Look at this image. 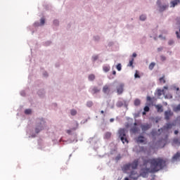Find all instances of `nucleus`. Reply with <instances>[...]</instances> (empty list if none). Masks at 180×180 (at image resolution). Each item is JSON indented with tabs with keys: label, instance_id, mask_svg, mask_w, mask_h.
Returning a JSON list of instances; mask_svg holds the SVG:
<instances>
[{
	"label": "nucleus",
	"instance_id": "1",
	"mask_svg": "<svg viewBox=\"0 0 180 180\" xmlns=\"http://www.w3.org/2000/svg\"><path fill=\"white\" fill-rule=\"evenodd\" d=\"M167 167V161L161 158L150 159V172H158Z\"/></svg>",
	"mask_w": 180,
	"mask_h": 180
},
{
	"label": "nucleus",
	"instance_id": "2",
	"mask_svg": "<svg viewBox=\"0 0 180 180\" xmlns=\"http://www.w3.org/2000/svg\"><path fill=\"white\" fill-rule=\"evenodd\" d=\"M44 127H46V120L44 118H37L35 124V133L39 134L41 130H44Z\"/></svg>",
	"mask_w": 180,
	"mask_h": 180
},
{
	"label": "nucleus",
	"instance_id": "3",
	"mask_svg": "<svg viewBox=\"0 0 180 180\" xmlns=\"http://www.w3.org/2000/svg\"><path fill=\"white\" fill-rule=\"evenodd\" d=\"M75 123H76V127H73L71 129H68L66 131V133L68 134H70V136H73V137H74V139H68L66 141L67 144H71V143H74V141H75V143L78 142V139H77V133H75V132L72 133V131H75V130H77V129H78V126H79L78 122L75 121Z\"/></svg>",
	"mask_w": 180,
	"mask_h": 180
},
{
	"label": "nucleus",
	"instance_id": "4",
	"mask_svg": "<svg viewBox=\"0 0 180 180\" xmlns=\"http://www.w3.org/2000/svg\"><path fill=\"white\" fill-rule=\"evenodd\" d=\"M156 5L160 13H162V12H165V11H167V9L169 8V3H168L167 0H158L156 2Z\"/></svg>",
	"mask_w": 180,
	"mask_h": 180
},
{
	"label": "nucleus",
	"instance_id": "5",
	"mask_svg": "<svg viewBox=\"0 0 180 180\" xmlns=\"http://www.w3.org/2000/svg\"><path fill=\"white\" fill-rule=\"evenodd\" d=\"M119 139H120L122 143L124 144L125 143H129V139H127V135L126 134V129L120 128L118 130Z\"/></svg>",
	"mask_w": 180,
	"mask_h": 180
},
{
	"label": "nucleus",
	"instance_id": "6",
	"mask_svg": "<svg viewBox=\"0 0 180 180\" xmlns=\"http://www.w3.org/2000/svg\"><path fill=\"white\" fill-rule=\"evenodd\" d=\"M168 143V136H166L165 138H161L156 141V146L158 148H164L167 143Z\"/></svg>",
	"mask_w": 180,
	"mask_h": 180
},
{
	"label": "nucleus",
	"instance_id": "7",
	"mask_svg": "<svg viewBox=\"0 0 180 180\" xmlns=\"http://www.w3.org/2000/svg\"><path fill=\"white\" fill-rule=\"evenodd\" d=\"M150 172V168L143 167L141 168L139 173V176H142V178H148V173Z\"/></svg>",
	"mask_w": 180,
	"mask_h": 180
},
{
	"label": "nucleus",
	"instance_id": "8",
	"mask_svg": "<svg viewBox=\"0 0 180 180\" xmlns=\"http://www.w3.org/2000/svg\"><path fill=\"white\" fill-rule=\"evenodd\" d=\"M117 95H122L124 92V83H120L117 86Z\"/></svg>",
	"mask_w": 180,
	"mask_h": 180
},
{
	"label": "nucleus",
	"instance_id": "9",
	"mask_svg": "<svg viewBox=\"0 0 180 180\" xmlns=\"http://www.w3.org/2000/svg\"><path fill=\"white\" fill-rule=\"evenodd\" d=\"M87 143L95 147L98 143V137H96V135H94V137L89 138Z\"/></svg>",
	"mask_w": 180,
	"mask_h": 180
},
{
	"label": "nucleus",
	"instance_id": "10",
	"mask_svg": "<svg viewBox=\"0 0 180 180\" xmlns=\"http://www.w3.org/2000/svg\"><path fill=\"white\" fill-rule=\"evenodd\" d=\"M172 126H174V123H166V125L163 126L160 130L161 131H167V130H169V129H172Z\"/></svg>",
	"mask_w": 180,
	"mask_h": 180
},
{
	"label": "nucleus",
	"instance_id": "11",
	"mask_svg": "<svg viewBox=\"0 0 180 180\" xmlns=\"http://www.w3.org/2000/svg\"><path fill=\"white\" fill-rule=\"evenodd\" d=\"M37 94L39 98H44L46 96V90L44 89H40L37 91Z\"/></svg>",
	"mask_w": 180,
	"mask_h": 180
},
{
	"label": "nucleus",
	"instance_id": "12",
	"mask_svg": "<svg viewBox=\"0 0 180 180\" xmlns=\"http://www.w3.org/2000/svg\"><path fill=\"white\" fill-rule=\"evenodd\" d=\"M89 92H91L92 95H95L98 94V92H101V89H99L98 86H94L89 89Z\"/></svg>",
	"mask_w": 180,
	"mask_h": 180
},
{
	"label": "nucleus",
	"instance_id": "13",
	"mask_svg": "<svg viewBox=\"0 0 180 180\" xmlns=\"http://www.w3.org/2000/svg\"><path fill=\"white\" fill-rule=\"evenodd\" d=\"M139 174H137V172H134V171H131L130 172V174H129V178L131 179H134V180H137L139 179Z\"/></svg>",
	"mask_w": 180,
	"mask_h": 180
},
{
	"label": "nucleus",
	"instance_id": "14",
	"mask_svg": "<svg viewBox=\"0 0 180 180\" xmlns=\"http://www.w3.org/2000/svg\"><path fill=\"white\" fill-rule=\"evenodd\" d=\"M131 165V168L133 169H137V167H139V160H134Z\"/></svg>",
	"mask_w": 180,
	"mask_h": 180
},
{
	"label": "nucleus",
	"instance_id": "15",
	"mask_svg": "<svg viewBox=\"0 0 180 180\" xmlns=\"http://www.w3.org/2000/svg\"><path fill=\"white\" fill-rule=\"evenodd\" d=\"M103 71L105 73L109 72L110 71V65L109 64L103 65Z\"/></svg>",
	"mask_w": 180,
	"mask_h": 180
},
{
	"label": "nucleus",
	"instance_id": "16",
	"mask_svg": "<svg viewBox=\"0 0 180 180\" xmlns=\"http://www.w3.org/2000/svg\"><path fill=\"white\" fill-rule=\"evenodd\" d=\"M172 115H174V113L172 112H171V110L165 111V117L166 120H169V117H171V116H172Z\"/></svg>",
	"mask_w": 180,
	"mask_h": 180
},
{
	"label": "nucleus",
	"instance_id": "17",
	"mask_svg": "<svg viewBox=\"0 0 180 180\" xmlns=\"http://www.w3.org/2000/svg\"><path fill=\"white\" fill-rule=\"evenodd\" d=\"M136 141L137 143H141V144H142L143 143H144V141H146V138L144 137V136L140 135L138 136Z\"/></svg>",
	"mask_w": 180,
	"mask_h": 180
},
{
	"label": "nucleus",
	"instance_id": "18",
	"mask_svg": "<svg viewBox=\"0 0 180 180\" xmlns=\"http://www.w3.org/2000/svg\"><path fill=\"white\" fill-rule=\"evenodd\" d=\"M142 131H147L149 129H150L151 126L150 124H141V125Z\"/></svg>",
	"mask_w": 180,
	"mask_h": 180
},
{
	"label": "nucleus",
	"instance_id": "19",
	"mask_svg": "<svg viewBox=\"0 0 180 180\" xmlns=\"http://www.w3.org/2000/svg\"><path fill=\"white\" fill-rule=\"evenodd\" d=\"M180 3V0H173L170 1V8H175L178 4Z\"/></svg>",
	"mask_w": 180,
	"mask_h": 180
},
{
	"label": "nucleus",
	"instance_id": "20",
	"mask_svg": "<svg viewBox=\"0 0 180 180\" xmlns=\"http://www.w3.org/2000/svg\"><path fill=\"white\" fill-rule=\"evenodd\" d=\"M131 168V165L130 163L126 164L122 167V171L126 172V171H129Z\"/></svg>",
	"mask_w": 180,
	"mask_h": 180
},
{
	"label": "nucleus",
	"instance_id": "21",
	"mask_svg": "<svg viewBox=\"0 0 180 180\" xmlns=\"http://www.w3.org/2000/svg\"><path fill=\"white\" fill-rule=\"evenodd\" d=\"M178 160H180V153L179 152H177L172 157V161H178Z\"/></svg>",
	"mask_w": 180,
	"mask_h": 180
},
{
	"label": "nucleus",
	"instance_id": "22",
	"mask_svg": "<svg viewBox=\"0 0 180 180\" xmlns=\"http://www.w3.org/2000/svg\"><path fill=\"white\" fill-rule=\"evenodd\" d=\"M176 25L179 27V31H176V36L178 39H180V21H177Z\"/></svg>",
	"mask_w": 180,
	"mask_h": 180
},
{
	"label": "nucleus",
	"instance_id": "23",
	"mask_svg": "<svg viewBox=\"0 0 180 180\" xmlns=\"http://www.w3.org/2000/svg\"><path fill=\"white\" fill-rule=\"evenodd\" d=\"M110 137H112V132L107 131L105 133L103 139L105 140H109Z\"/></svg>",
	"mask_w": 180,
	"mask_h": 180
},
{
	"label": "nucleus",
	"instance_id": "24",
	"mask_svg": "<svg viewBox=\"0 0 180 180\" xmlns=\"http://www.w3.org/2000/svg\"><path fill=\"white\" fill-rule=\"evenodd\" d=\"M103 94H109L110 92V89H109V86L108 85H105L103 87Z\"/></svg>",
	"mask_w": 180,
	"mask_h": 180
},
{
	"label": "nucleus",
	"instance_id": "25",
	"mask_svg": "<svg viewBox=\"0 0 180 180\" xmlns=\"http://www.w3.org/2000/svg\"><path fill=\"white\" fill-rule=\"evenodd\" d=\"M131 131L136 134V133H139V131H140V128H139L138 127H134L131 128Z\"/></svg>",
	"mask_w": 180,
	"mask_h": 180
},
{
	"label": "nucleus",
	"instance_id": "26",
	"mask_svg": "<svg viewBox=\"0 0 180 180\" xmlns=\"http://www.w3.org/2000/svg\"><path fill=\"white\" fill-rule=\"evenodd\" d=\"M139 20H141V22H146L147 20V15L142 14L139 16Z\"/></svg>",
	"mask_w": 180,
	"mask_h": 180
},
{
	"label": "nucleus",
	"instance_id": "27",
	"mask_svg": "<svg viewBox=\"0 0 180 180\" xmlns=\"http://www.w3.org/2000/svg\"><path fill=\"white\" fill-rule=\"evenodd\" d=\"M134 105L135 106H140V105H141V101H140V99L139 98L135 99L134 102Z\"/></svg>",
	"mask_w": 180,
	"mask_h": 180
},
{
	"label": "nucleus",
	"instance_id": "28",
	"mask_svg": "<svg viewBox=\"0 0 180 180\" xmlns=\"http://www.w3.org/2000/svg\"><path fill=\"white\" fill-rule=\"evenodd\" d=\"M155 108H156L158 112H164V110L162 109V105H156Z\"/></svg>",
	"mask_w": 180,
	"mask_h": 180
},
{
	"label": "nucleus",
	"instance_id": "29",
	"mask_svg": "<svg viewBox=\"0 0 180 180\" xmlns=\"http://www.w3.org/2000/svg\"><path fill=\"white\" fill-rule=\"evenodd\" d=\"M124 105V102L121 101H118L116 103L117 108H122Z\"/></svg>",
	"mask_w": 180,
	"mask_h": 180
},
{
	"label": "nucleus",
	"instance_id": "30",
	"mask_svg": "<svg viewBox=\"0 0 180 180\" xmlns=\"http://www.w3.org/2000/svg\"><path fill=\"white\" fill-rule=\"evenodd\" d=\"M165 95V91H164V89L161 90V89H158V96H161V95Z\"/></svg>",
	"mask_w": 180,
	"mask_h": 180
},
{
	"label": "nucleus",
	"instance_id": "31",
	"mask_svg": "<svg viewBox=\"0 0 180 180\" xmlns=\"http://www.w3.org/2000/svg\"><path fill=\"white\" fill-rule=\"evenodd\" d=\"M154 67H155V63L152 62L148 67V69L150 70V71H153L154 70Z\"/></svg>",
	"mask_w": 180,
	"mask_h": 180
},
{
	"label": "nucleus",
	"instance_id": "32",
	"mask_svg": "<svg viewBox=\"0 0 180 180\" xmlns=\"http://www.w3.org/2000/svg\"><path fill=\"white\" fill-rule=\"evenodd\" d=\"M89 81H94L95 80V75L91 74L88 77Z\"/></svg>",
	"mask_w": 180,
	"mask_h": 180
},
{
	"label": "nucleus",
	"instance_id": "33",
	"mask_svg": "<svg viewBox=\"0 0 180 180\" xmlns=\"http://www.w3.org/2000/svg\"><path fill=\"white\" fill-rule=\"evenodd\" d=\"M86 106L87 108H92L94 106V102L89 101L86 102Z\"/></svg>",
	"mask_w": 180,
	"mask_h": 180
},
{
	"label": "nucleus",
	"instance_id": "34",
	"mask_svg": "<svg viewBox=\"0 0 180 180\" xmlns=\"http://www.w3.org/2000/svg\"><path fill=\"white\" fill-rule=\"evenodd\" d=\"M46 23V19L44 18H41L40 19V26H44V24Z\"/></svg>",
	"mask_w": 180,
	"mask_h": 180
},
{
	"label": "nucleus",
	"instance_id": "35",
	"mask_svg": "<svg viewBox=\"0 0 180 180\" xmlns=\"http://www.w3.org/2000/svg\"><path fill=\"white\" fill-rule=\"evenodd\" d=\"M174 112H180V103L173 108Z\"/></svg>",
	"mask_w": 180,
	"mask_h": 180
},
{
	"label": "nucleus",
	"instance_id": "36",
	"mask_svg": "<svg viewBox=\"0 0 180 180\" xmlns=\"http://www.w3.org/2000/svg\"><path fill=\"white\" fill-rule=\"evenodd\" d=\"M25 115H32V109H26L24 111Z\"/></svg>",
	"mask_w": 180,
	"mask_h": 180
},
{
	"label": "nucleus",
	"instance_id": "37",
	"mask_svg": "<svg viewBox=\"0 0 180 180\" xmlns=\"http://www.w3.org/2000/svg\"><path fill=\"white\" fill-rule=\"evenodd\" d=\"M51 41H46L45 42H43V45L45 46L46 47H49V46H51Z\"/></svg>",
	"mask_w": 180,
	"mask_h": 180
},
{
	"label": "nucleus",
	"instance_id": "38",
	"mask_svg": "<svg viewBox=\"0 0 180 180\" xmlns=\"http://www.w3.org/2000/svg\"><path fill=\"white\" fill-rule=\"evenodd\" d=\"M120 160H122V155L119 153L116 157H115V161L116 162H119Z\"/></svg>",
	"mask_w": 180,
	"mask_h": 180
},
{
	"label": "nucleus",
	"instance_id": "39",
	"mask_svg": "<svg viewBox=\"0 0 180 180\" xmlns=\"http://www.w3.org/2000/svg\"><path fill=\"white\" fill-rule=\"evenodd\" d=\"M43 85V82L42 81H37L35 82V86H41Z\"/></svg>",
	"mask_w": 180,
	"mask_h": 180
},
{
	"label": "nucleus",
	"instance_id": "40",
	"mask_svg": "<svg viewBox=\"0 0 180 180\" xmlns=\"http://www.w3.org/2000/svg\"><path fill=\"white\" fill-rule=\"evenodd\" d=\"M77 110H75V109H72V110H70V115H71L72 116H75V115H77Z\"/></svg>",
	"mask_w": 180,
	"mask_h": 180
},
{
	"label": "nucleus",
	"instance_id": "41",
	"mask_svg": "<svg viewBox=\"0 0 180 180\" xmlns=\"http://www.w3.org/2000/svg\"><path fill=\"white\" fill-rule=\"evenodd\" d=\"M53 24L55 25V26H59V25H60V21L58 20H57V19H56V20H54L53 21Z\"/></svg>",
	"mask_w": 180,
	"mask_h": 180
},
{
	"label": "nucleus",
	"instance_id": "42",
	"mask_svg": "<svg viewBox=\"0 0 180 180\" xmlns=\"http://www.w3.org/2000/svg\"><path fill=\"white\" fill-rule=\"evenodd\" d=\"M150 162V164H151V160L148 159V160H143V165H145L146 167H147V164Z\"/></svg>",
	"mask_w": 180,
	"mask_h": 180
},
{
	"label": "nucleus",
	"instance_id": "43",
	"mask_svg": "<svg viewBox=\"0 0 180 180\" xmlns=\"http://www.w3.org/2000/svg\"><path fill=\"white\" fill-rule=\"evenodd\" d=\"M116 69L117 70V71H122V63H118L116 65Z\"/></svg>",
	"mask_w": 180,
	"mask_h": 180
},
{
	"label": "nucleus",
	"instance_id": "44",
	"mask_svg": "<svg viewBox=\"0 0 180 180\" xmlns=\"http://www.w3.org/2000/svg\"><path fill=\"white\" fill-rule=\"evenodd\" d=\"M107 78H108V79H115V76L110 73L107 75Z\"/></svg>",
	"mask_w": 180,
	"mask_h": 180
},
{
	"label": "nucleus",
	"instance_id": "45",
	"mask_svg": "<svg viewBox=\"0 0 180 180\" xmlns=\"http://www.w3.org/2000/svg\"><path fill=\"white\" fill-rule=\"evenodd\" d=\"M99 58L98 56H92V61L93 63H95V61H96V60H98Z\"/></svg>",
	"mask_w": 180,
	"mask_h": 180
},
{
	"label": "nucleus",
	"instance_id": "46",
	"mask_svg": "<svg viewBox=\"0 0 180 180\" xmlns=\"http://www.w3.org/2000/svg\"><path fill=\"white\" fill-rule=\"evenodd\" d=\"M134 58H131V60H129V64H128V67H133V63H134Z\"/></svg>",
	"mask_w": 180,
	"mask_h": 180
},
{
	"label": "nucleus",
	"instance_id": "47",
	"mask_svg": "<svg viewBox=\"0 0 180 180\" xmlns=\"http://www.w3.org/2000/svg\"><path fill=\"white\" fill-rule=\"evenodd\" d=\"M42 75L44 78H48L49 77V73L47 72V71L43 72Z\"/></svg>",
	"mask_w": 180,
	"mask_h": 180
},
{
	"label": "nucleus",
	"instance_id": "48",
	"mask_svg": "<svg viewBox=\"0 0 180 180\" xmlns=\"http://www.w3.org/2000/svg\"><path fill=\"white\" fill-rule=\"evenodd\" d=\"M143 110L145 111V112H150V106H148V105H146L144 108H143Z\"/></svg>",
	"mask_w": 180,
	"mask_h": 180
},
{
	"label": "nucleus",
	"instance_id": "49",
	"mask_svg": "<svg viewBox=\"0 0 180 180\" xmlns=\"http://www.w3.org/2000/svg\"><path fill=\"white\" fill-rule=\"evenodd\" d=\"M93 39L94 41H99V40H101V37H99V36H94Z\"/></svg>",
	"mask_w": 180,
	"mask_h": 180
},
{
	"label": "nucleus",
	"instance_id": "50",
	"mask_svg": "<svg viewBox=\"0 0 180 180\" xmlns=\"http://www.w3.org/2000/svg\"><path fill=\"white\" fill-rule=\"evenodd\" d=\"M175 43V41H174V39H170L168 41V45L169 46H172V44H174Z\"/></svg>",
	"mask_w": 180,
	"mask_h": 180
},
{
	"label": "nucleus",
	"instance_id": "51",
	"mask_svg": "<svg viewBox=\"0 0 180 180\" xmlns=\"http://www.w3.org/2000/svg\"><path fill=\"white\" fill-rule=\"evenodd\" d=\"M20 95L21 96H26V91H25V90H22L20 92Z\"/></svg>",
	"mask_w": 180,
	"mask_h": 180
},
{
	"label": "nucleus",
	"instance_id": "52",
	"mask_svg": "<svg viewBox=\"0 0 180 180\" xmlns=\"http://www.w3.org/2000/svg\"><path fill=\"white\" fill-rule=\"evenodd\" d=\"M145 150L144 146H139V153H143Z\"/></svg>",
	"mask_w": 180,
	"mask_h": 180
},
{
	"label": "nucleus",
	"instance_id": "53",
	"mask_svg": "<svg viewBox=\"0 0 180 180\" xmlns=\"http://www.w3.org/2000/svg\"><path fill=\"white\" fill-rule=\"evenodd\" d=\"M160 82H163V84H165L166 81L165 79H164V77H162L159 79Z\"/></svg>",
	"mask_w": 180,
	"mask_h": 180
},
{
	"label": "nucleus",
	"instance_id": "54",
	"mask_svg": "<svg viewBox=\"0 0 180 180\" xmlns=\"http://www.w3.org/2000/svg\"><path fill=\"white\" fill-rule=\"evenodd\" d=\"M34 27H39V26H40V22L36 21L35 22H34Z\"/></svg>",
	"mask_w": 180,
	"mask_h": 180
},
{
	"label": "nucleus",
	"instance_id": "55",
	"mask_svg": "<svg viewBox=\"0 0 180 180\" xmlns=\"http://www.w3.org/2000/svg\"><path fill=\"white\" fill-rule=\"evenodd\" d=\"M89 119H91L90 117L86 119L85 120H82L81 122V124H84V123H86V122H88V120H89Z\"/></svg>",
	"mask_w": 180,
	"mask_h": 180
},
{
	"label": "nucleus",
	"instance_id": "56",
	"mask_svg": "<svg viewBox=\"0 0 180 180\" xmlns=\"http://www.w3.org/2000/svg\"><path fill=\"white\" fill-rule=\"evenodd\" d=\"M160 60L161 61H165V60H167V58L164 56H160Z\"/></svg>",
	"mask_w": 180,
	"mask_h": 180
},
{
	"label": "nucleus",
	"instance_id": "57",
	"mask_svg": "<svg viewBox=\"0 0 180 180\" xmlns=\"http://www.w3.org/2000/svg\"><path fill=\"white\" fill-rule=\"evenodd\" d=\"M134 116L135 119H137V117H140V112L135 113Z\"/></svg>",
	"mask_w": 180,
	"mask_h": 180
},
{
	"label": "nucleus",
	"instance_id": "58",
	"mask_svg": "<svg viewBox=\"0 0 180 180\" xmlns=\"http://www.w3.org/2000/svg\"><path fill=\"white\" fill-rule=\"evenodd\" d=\"M146 99L149 102H153V98H151V96H148Z\"/></svg>",
	"mask_w": 180,
	"mask_h": 180
},
{
	"label": "nucleus",
	"instance_id": "59",
	"mask_svg": "<svg viewBox=\"0 0 180 180\" xmlns=\"http://www.w3.org/2000/svg\"><path fill=\"white\" fill-rule=\"evenodd\" d=\"M173 141H174V144H178V143H179V139H174L173 140Z\"/></svg>",
	"mask_w": 180,
	"mask_h": 180
},
{
	"label": "nucleus",
	"instance_id": "60",
	"mask_svg": "<svg viewBox=\"0 0 180 180\" xmlns=\"http://www.w3.org/2000/svg\"><path fill=\"white\" fill-rule=\"evenodd\" d=\"M124 108H127L129 106V104L127 103V101H124Z\"/></svg>",
	"mask_w": 180,
	"mask_h": 180
},
{
	"label": "nucleus",
	"instance_id": "61",
	"mask_svg": "<svg viewBox=\"0 0 180 180\" xmlns=\"http://www.w3.org/2000/svg\"><path fill=\"white\" fill-rule=\"evenodd\" d=\"M134 78H140V74L136 72V73L134 74Z\"/></svg>",
	"mask_w": 180,
	"mask_h": 180
},
{
	"label": "nucleus",
	"instance_id": "62",
	"mask_svg": "<svg viewBox=\"0 0 180 180\" xmlns=\"http://www.w3.org/2000/svg\"><path fill=\"white\" fill-rule=\"evenodd\" d=\"M163 50V48L162 47H159L158 48V51L160 52V51H162Z\"/></svg>",
	"mask_w": 180,
	"mask_h": 180
},
{
	"label": "nucleus",
	"instance_id": "63",
	"mask_svg": "<svg viewBox=\"0 0 180 180\" xmlns=\"http://www.w3.org/2000/svg\"><path fill=\"white\" fill-rule=\"evenodd\" d=\"M112 75L115 77L116 76V70H113Z\"/></svg>",
	"mask_w": 180,
	"mask_h": 180
},
{
	"label": "nucleus",
	"instance_id": "64",
	"mask_svg": "<svg viewBox=\"0 0 180 180\" xmlns=\"http://www.w3.org/2000/svg\"><path fill=\"white\" fill-rule=\"evenodd\" d=\"M132 57H133L134 58H135V57H137V53H134L132 54Z\"/></svg>",
	"mask_w": 180,
	"mask_h": 180
}]
</instances>
